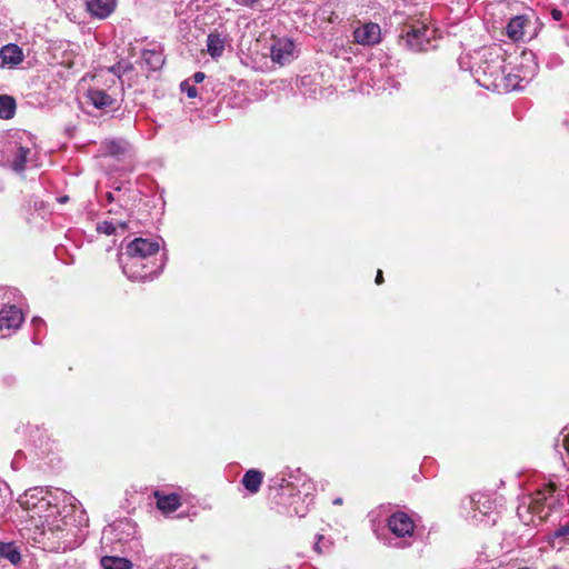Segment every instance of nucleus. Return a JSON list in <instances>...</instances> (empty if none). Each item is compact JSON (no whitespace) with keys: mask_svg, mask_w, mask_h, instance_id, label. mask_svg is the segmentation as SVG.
Returning <instances> with one entry per match:
<instances>
[{"mask_svg":"<svg viewBox=\"0 0 569 569\" xmlns=\"http://www.w3.org/2000/svg\"><path fill=\"white\" fill-rule=\"evenodd\" d=\"M356 43L372 47L381 41V28L378 23L367 22L353 30Z\"/></svg>","mask_w":569,"mask_h":569,"instance_id":"nucleus-11","label":"nucleus"},{"mask_svg":"<svg viewBox=\"0 0 569 569\" xmlns=\"http://www.w3.org/2000/svg\"><path fill=\"white\" fill-rule=\"evenodd\" d=\"M563 123H565V126L569 127V119H566V120L563 121Z\"/></svg>","mask_w":569,"mask_h":569,"instance_id":"nucleus-45","label":"nucleus"},{"mask_svg":"<svg viewBox=\"0 0 569 569\" xmlns=\"http://www.w3.org/2000/svg\"><path fill=\"white\" fill-rule=\"evenodd\" d=\"M181 91L186 92L188 98H196L198 96L197 89L189 80H184L180 84Z\"/></svg>","mask_w":569,"mask_h":569,"instance_id":"nucleus-29","label":"nucleus"},{"mask_svg":"<svg viewBox=\"0 0 569 569\" xmlns=\"http://www.w3.org/2000/svg\"><path fill=\"white\" fill-rule=\"evenodd\" d=\"M528 22L529 20L525 16L513 17L507 24V36L515 41L522 39Z\"/></svg>","mask_w":569,"mask_h":569,"instance_id":"nucleus-18","label":"nucleus"},{"mask_svg":"<svg viewBox=\"0 0 569 569\" xmlns=\"http://www.w3.org/2000/svg\"><path fill=\"white\" fill-rule=\"evenodd\" d=\"M539 64L532 51H523L520 62L509 71L505 68L492 92L507 93L523 89L538 73Z\"/></svg>","mask_w":569,"mask_h":569,"instance_id":"nucleus-4","label":"nucleus"},{"mask_svg":"<svg viewBox=\"0 0 569 569\" xmlns=\"http://www.w3.org/2000/svg\"><path fill=\"white\" fill-rule=\"evenodd\" d=\"M71 500L72 497L64 490L36 487L26 490L18 498V503L44 538L58 543L57 548L66 549L69 547L67 537L71 530L67 521Z\"/></svg>","mask_w":569,"mask_h":569,"instance_id":"nucleus-1","label":"nucleus"},{"mask_svg":"<svg viewBox=\"0 0 569 569\" xmlns=\"http://www.w3.org/2000/svg\"><path fill=\"white\" fill-rule=\"evenodd\" d=\"M24 136H27V132L23 131L21 136H18L17 139L19 140H23L24 139Z\"/></svg>","mask_w":569,"mask_h":569,"instance_id":"nucleus-41","label":"nucleus"},{"mask_svg":"<svg viewBox=\"0 0 569 569\" xmlns=\"http://www.w3.org/2000/svg\"><path fill=\"white\" fill-rule=\"evenodd\" d=\"M133 69V66L129 61H119L118 63L107 68V72L112 73L122 83V76Z\"/></svg>","mask_w":569,"mask_h":569,"instance_id":"nucleus-26","label":"nucleus"},{"mask_svg":"<svg viewBox=\"0 0 569 569\" xmlns=\"http://www.w3.org/2000/svg\"><path fill=\"white\" fill-rule=\"evenodd\" d=\"M67 200H68V197H67V196L61 197V198L59 199V201H60V202H66Z\"/></svg>","mask_w":569,"mask_h":569,"instance_id":"nucleus-43","label":"nucleus"},{"mask_svg":"<svg viewBox=\"0 0 569 569\" xmlns=\"http://www.w3.org/2000/svg\"><path fill=\"white\" fill-rule=\"evenodd\" d=\"M97 230L104 234H112L116 231V226L110 221H103L98 224Z\"/></svg>","mask_w":569,"mask_h":569,"instance_id":"nucleus-30","label":"nucleus"},{"mask_svg":"<svg viewBox=\"0 0 569 569\" xmlns=\"http://www.w3.org/2000/svg\"><path fill=\"white\" fill-rule=\"evenodd\" d=\"M0 309V337L4 338L14 332L23 322L22 311L14 305Z\"/></svg>","mask_w":569,"mask_h":569,"instance_id":"nucleus-8","label":"nucleus"},{"mask_svg":"<svg viewBox=\"0 0 569 569\" xmlns=\"http://www.w3.org/2000/svg\"><path fill=\"white\" fill-rule=\"evenodd\" d=\"M227 34L217 30L210 32L207 38V51L212 58H219L224 51Z\"/></svg>","mask_w":569,"mask_h":569,"instance_id":"nucleus-17","label":"nucleus"},{"mask_svg":"<svg viewBox=\"0 0 569 569\" xmlns=\"http://www.w3.org/2000/svg\"><path fill=\"white\" fill-rule=\"evenodd\" d=\"M259 0H241V3L243 6H247V7H251L253 6L256 2H258Z\"/></svg>","mask_w":569,"mask_h":569,"instance_id":"nucleus-37","label":"nucleus"},{"mask_svg":"<svg viewBox=\"0 0 569 569\" xmlns=\"http://www.w3.org/2000/svg\"><path fill=\"white\" fill-rule=\"evenodd\" d=\"M558 536H565V535H569V525L568 526H563L561 527L558 532H557Z\"/></svg>","mask_w":569,"mask_h":569,"instance_id":"nucleus-35","label":"nucleus"},{"mask_svg":"<svg viewBox=\"0 0 569 569\" xmlns=\"http://www.w3.org/2000/svg\"><path fill=\"white\" fill-rule=\"evenodd\" d=\"M262 479V472L257 469H250L243 475L241 483L250 493H257L261 487Z\"/></svg>","mask_w":569,"mask_h":569,"instance_id":"nucleus-20","label":"nucleus"},{"mask_svg":"<svg viewBox=\"0 0 569 569\" xmlns=\"http://www.w3.org/2000/svg\"><path fill=\"white\" fill-rule=\"evenodd\" d=\"M159 242L152 239L136 238L126 247L119 257L123 273L133 281H147L157 277L163 262L157 263Z\"/></svg>","mask_w":569,"mask_h":569,"instance_id":"nucleus-2","label":"nucleus"},{"mask_svg":"<svg viewBox=\"0 0 569 569\" xmlns=\"http://www.w3.org/2000/svg\"><path fill=\"white\" fill-rule=\"evenodd\" d=\"M289 478L290 480H287V496L291 498L290 508L295 515L303 517L312 503L316 490L315 483L301 473Z\"/></svg>","mask_w":569,"mask_h":569,"instance_id":"nucleus-6","label":"nucleus"},{"mask_svg":"<svg viewBox=\"0 0 569 569\" xmlns=\"http://www.w3.org/2000/svg\"><path fill=\"white\" fill-rule=\"evenodd\" d=\"M87 9L92 16L104 19L114 11L116 0H88Z\"/></svg>","mask_w":569,"mask_h":569,"instance_id":"nucleus-16","label":"nucleus"},{"mask_svg":"<svg viewBox=\"0 0 569 569\" xmlns=\"http://www.w3.org/2000/svg\"><path fill=\"white\" fill-rule=\"evenodd\" d=\"M101 567L103 569H131L132 565L124 558L106 556L101 559Z\"/></svg>","mask_w":569,"mask_h":569,"instance_id":"nucleus-24","label":"nucleus"},{"mask_svg":"<svg viewBox=\"0 0 569 569\" xmlns=\"http://www.w3.org/2000/svg\"><path fill=\"white\" fill-rule=\"evenodd\" d=\"M16 109L17 103L13 97L0 94V119L9 120L13 118Z\"/></svg>","mask_w":569,"mask_h":569,"instance_id":"nucleus-22","label":"nucleus"},{"mask_svg":"<svg viewBox=\"0 0 569 569\" xmlns=\"http://www.w3.org/2000/svg\"><path fill=\"white\" fill-rule=\"evenodd\" d=\"M122 525H124L123 521H118V522L114 523V527L116 528H120Z\"/></svg>","mask_w":569,"mask_h":569,"instance_id":"nucleus-42","label":"nucleus"},{"mask_svg":"<svg viewBox=\"0 0 569 569\" xmlns=\"http://www.w3.org/2000/svg\"><path fill=\"white\" fill-rule=\"evenodd\" d=\"M4 189H6V183L2 180H0V193L3 192Z\"/></svg>","mask_w":569,"mask_h":569,"instance_id":"nucleus-40","label":"nucleus"},{"mask_svg":"<svg viewBox=\"0 0 569 569\" xmlns=\"http://www.w3.org/2000/svg\"><path fill=\"white\" fill-rule=\"evenodd\" d=\"M17 290L0 288V309L8 307L9 303L16 302Z\"/></svg>","mask_w":569,"mask_h":569,"instance_id":"nucleus-27","label":"nucleus"},{"mask_svg":"<svg viewBox=\"0 0 569 569\" xmlns=\"http://www.w3.org/2000/svg\"><path fill=\"white\" fill-rule=\"evenodd\" d=\"M388 528L395 536L406 538L413 535L415 523L406 512L398 511L388 518Z\"/></svg>","mask_w":569,"mask_h":569,"instance_id":"nucleus-12","label":"nucleus"},{"mask_svg":"<svg viewBox=\"0 0 569 569\" xmlns=\"http://www.w3.org/2000/svg\"><path fill=\"white\" fill-rule=\"evenodd\" d=\"M2 164L10 168L14 172H21L29 166L37 167V146L36 144H4Z\"/></svg>","mask_w":569,"mask_h":569,"instance_id":"nucleus-7","label":"nucleus"},{"mask_svg":"<svg viewBox=\"0 0 569 569\" xmlns=\"http://www.w3.org/2000/svg\"><path fill=\"white\" fill-rule=\"evenodd\" d=\"M206 74L201 71H198L193 74L192 80L194 83H200L204 80Z\"/></svg>","mask_w":569,"mask_h":569,"instance_id":"nucleus-31","label":"nucleus"},{"mask_svg":"<svg viewBox=\"0 0 569 569\" xmlns=\"http://www.w3.org/2000/svg\"><path fill=\"white\" fill-rule=\"evenodd\" d=\"M470 507L472 508V518L478 519L480 516H489L496 508L495 501L487 493L477 492L469 498Z\"/></svg>","mask_w":569,"mask_h":569,"instance_id":"nucleus-13","label":"nucleus"},{"mask_svg":"<svg viewBox=\"0 0 569 569\" xmlns=\"http://www.w3.org/2000/svg\"><path fill=\"white\" fill-rule=\"evenodd\" d=\"M86 103L102 112L113 111L118 107L117 99L104 90L98 88L88 89L86 93Z\"/></svg>","mask_w":569,"mask_h":569,"instance_id":"nucleus-10","label":"nucleus"},{"mask_svg":"<svg viewBox=\"0 0 569 569\" xmlns=\"http://www.w3.org/2000/svg\"><path fill=\"white\" fill-rule=\"evenodd\" d=\"M152 569H196V565L189 557L171 555L159 560Z\"/></svg>","mask_w":569,"mask_h":569,"instance_id":"nucleus-14","label":"nucleus"},{"mask_svg":"<svg viewBox=\"0 0 569 569\" xmlns=\"http://www.w3.org/2000/svg\"><path fill=\"white\" fill-rule=\"evenodd\" d=\"M271 59L273 62L278 63L279 66H283L284 60V49L281 47H272L271 49Z\"/></svg>","mask_w":569,"mask_h":569,"instance_id":"nucleus-28","label":"nucleus"},{"mask_svg":"<svg viewBox=\"0 0 569 569\" xmlns=\"http://www.w3.org/2000/svg\"><path fill=\"white\" fill-rule=\"evenodd\" d=\"M549 569H561V568H560V567H558V566H552V567H550Z\"/></svg>","mask_w":569,"mask_h":569,"instance_id":"nucleus-46","label":"nucleus"},{"mask_svg":"<svg viewBox=\"0 0 569 569\" xmlns=\"http://www.w3.org/2000/svg\"><path fill=\"white\" fill-rule=\"evenodd\" d=\"M551 17L553 20L559 21L562 18V12L559 9H552Z\"/></svg>","mask_w":569,"mask_h":569,"instance_id":"nucleus-32","label":"nucleus"},{"mask_svg":"<svg viewBox=\"0 0 569 569\" xmlns=\"http://www.w3.org/2000/svg\"><path fill=\"white\" fill-rule=\"evenodd\" d=\"M563 498L562 490L549 482L528 497V502L521 503L517 513L526 525L535 523V518L541 522L559 508Z\"/></svg>","mask_w":569,"mask_h":569,"instance_id":"nucleus-3","label":"nucleus"},{"mask_svg":"<svg viewBox=\"0 0 569 569\" xmlns=\"http://www.w3.org/2000/svg\"><path fill=\"white\" fill-rule=\"evenodd\" d=\"M293 47H295L293 42L291 40L287 39V49H286L287 57L292 56Z\"/></svg>","mask_w":569,"mask_h":569,"instance_id":"nucleus-33","label":"nucleus"},{"mask_svg":"<svg viewBox=\"0 0 569 569\" xmlns=\"http://www.w3.org/2000/svg\"><path fill=\"white\" fill-rule=\"evenodd\" d=\"M154 498L158 509L164 515L176 511L181 506V498L177 493L154 491Z\"/></svg>","mask_w":569,"mask_h":569,"instance_id":"nucleus-15","label":"nucleus"},{"mask_svg":"<svg viewBox=\"0 0 569 569\" xmlns=\"http://www.w3.org/2000/svg\"><path fill=\"white\" fill-rule=\"evenodd\" d=\"M0 558L8 559L12 565H17L21 560L20 552L11 542H0Z\"/></svg>","mask_w":569,"mask_h":569,"instance_id":"nucleus-23","label":"nucleus"},{"mask_svg":"<svg viewBox=\"0 0 569 569\" xmlns=\"http://www.w3.org/2000/svg\"><path fill=\"white\" fill-rule=\"evenodd\" d=\"M435 30L427 26L410 27L403 36L407 46L413 51H423L428 49L430 39Z\"/></svg>","mask_w":569,"mask_h":569,"instance_id":"nucleus-9","label":"nucleus"},{"mask_svg":"<svg viewBox=\"0 0 569 569\" xmlns=\"http://www.w3.org/2000/svg\"><path fill=\"white\" fill-rule=\"evenodd\" d=\"M375 281L377 284H381L383 282V276L381 270H378Z\"/></svg>","mask_w":569,"mask_h":569,"instance_id":"nucleus-36","label":"nucleus"},{"mask_svg":"<svg viewBox=\"0 0 569 569\" xmlns=\"http://www.w3.org/2000/svg\"><path fill=\"white\" fill-rule=\"evenodd\" d=\"M141 60L152 71L159 70L164 63L162 53L157 50H143Z\"/></svg>","mask_w":569,"mask_h":569,"instance_id":"nucleus-21","label":"nucleus"},{"mask_svg":"<svg viewBox=\"0 0 569 569\" xmlns=\"http://www.w3.org/2000/svg\"><path fill=\"white\" fill-rule=\"evenodd\" d=\"M321 539H322V536H319L318 541L315 543V550L318 551V552H322L321 547H320V540Z\"/></svg>","mask_w":569,"mask_h":569,"instance_id":"nucleus-38","label":"nucleus"},{"mask_svg":"<svg viewBox=\"0 0 569 569\" xmlns=\"http://www.w3.org/2000/svg\"><path fill=\"white\" fill-rule=\"evenodd\" d=\"M505 59L499 50L483 49L478 52V62L471 68L476 82L492 91L505 70Z\"/></svg>","mask_w":569,"mask_h":569,"instance_id":"nucleus-5","label":"nucleus"},{"mask_svg":"<svg viewBox=\"0 0 569 569\" xmlns=\"http://www.w3.org/2000/svg\"><path fill=\"white\" fill-rule=\"evenodd\" d=\"M333 505H337V506L342 505V498H336V499L333 500Z\"/></svg>","mask_w":569,"mask_h":569,"instance_id":"nucleus-39","label":"nucleus"},{"mask_svg":"<svg viewBox=\"0 0 569 569\" xmlns=\"http://www.w3.org/2000/svg\"><path fill=\"white\" fill-rule=\"evenodd\" d=\"M563 448L567 452V459H568L567 463L569 465V436L565 437V439H563Z\"/></svg>","mask_w":569,"mask_h":569,"instance_id":"nucleus-34","label":"nucleus"},{"mask_svg":"<svg viewBox=\"0 0 569 569\" xmlns=\"http://www.w3.org/2000/svg\"><path fill=\"white\" fill-rule=\"evenodd\" d=\"M3 64L17 66L23 60L22 50L17 44H7L0 51Z\"/></svg>","mask_w":569,"mask_h":569,"instance_id":"nucleus-19","label":"nucleus"},{"mask_svg":"<svg viewBox=\"0 0 569 569\" xmlns=\"http://www.w3.org/2000/svg\"><path fill=\"white\" fill-rule=\"evenodd\" d=\"M283 481H284V478L279 477V476H277L276 478L270 480L269 497L271 500H273L278 505L280 503L281 496H282L281 491H282Z\"/></svg>","mask_w":569,"mask_h":569,"instance_id":"nucleus-25","label":"nucleus"},{"mask_svg":"<svg viewBox=\"0 0 569 569\" xmlns=\"http://www.w3.org/2000/svg\"><path fill=\"white\" fill-rule=\"evenodd\" d=\"M107 197H108L109 201H112V200H113V197H112V193H111V192H108Z\"/></svg>","mask_w":569,"mask_h":569,"instance_id":"nucleus-44","label":"nucleus"}]
</instances>
